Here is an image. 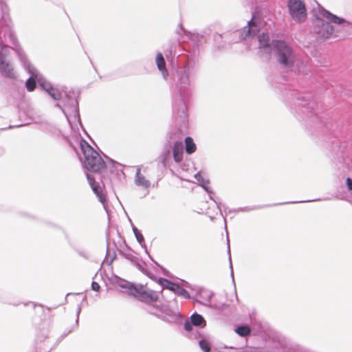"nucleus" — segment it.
I'll use <instances>...</instances> for the list:
<instances>
[{
    "instance_id": "f8f14e48",
    "label": "nucleus",
    "mask_w": 352,
    "mask_h": 352,
    "mask_svg": "<svg viewBox=\"0 0 352 352\" xmlns=\"http://www.w3.org/2000/svg\"><path fill=\"white\" fill-rule=\"evenodd\" d=\"M186 151L188 154H192L195 152L197 146L194 140L190 137H187L185 139Z\"/></svg>"
},
{
    "instance_id": "5701e85b",
    "label": "nucleus",
    "mask_w": 352,
    "mask_h": 352,
    "mask_svg": "<svg viewBox=\"0 0 352 352\" xmlns=\"http://www.w3.org/2000/svg\"><path fill=\"white\" fill-rule=\"evenodd\" d=\"M32 307L34 311V315L35 316L38 313H43L44 311V308L42 305H33Z\"/></svg>"
},
{
    "instance_id": "a878e982",
    "label": "nucleus",
    "mask_w": 352,
    "mask_h": 352,
    "mask_svg": "<svg viewBox=\"0 0 352 352\" xmlns=\"http://www.w3.org/2000/svg\"><path fill=\"white\" fill-rule=\"evenodd\" d=\"M257 19H258L256 17V12H254L252 14L251 19L250 20H248L247 22H250V23L256 22Z\"/></svg>"
},
{
    "instance_id": "393cba45",
    "label": "nucleus",
    "mask_w": 352,
    "mask_h": 352,
    "mask_svg": "<svg viewBox=\"0 0 352 352\" xmlns=\"http://www.w3.org/2000/svg\"><path fill=\"white\" fill-rule=\"evenodd\" d=\"M91 287H92L93 290H94V291L98 292L100 289V285L96 282H93L91 284Z\"/></svg>"
},
{
    "instance_id": "f03ea898",
    "label": "nucleus",
    "mask_w": 352,
    "mask_h": 352,
    "mask_svg": "<svg viewBox=\"0 0 352 352\" xmlns=\"http://www.w3.org/2000/svg\"><path fill=\"white\" fill-rule=\"evenodd\" d=\"M272 45L275 50L277 62L285 67H293L296 56L292 47L284 41H273Z\"/></svg>"
},
{
    "instance_id": "9d476101",
    "label": "nucleus",
    "mask_w": 352,
    "mask_h": 352,
    "mask_svg": "<svg viewBox=\"0 0 352 352\" xmlns=\"http://www.w3.org/2000/svg\"><path fill=\"white\" fill-rule=\"evenodd\" d=\"M1 72L6 77L10 78H15L16 74L12 66L9 63H3L0 66Z\"/></svg>"
},
{
    "instance_id": "20e7f679",
    "label": "nucleus",
    "mask_w": 352,
    "mask_h": 352,
    "mask_svg": "<svg viewBox=\"0 0 352 352\" xmlns=\"http://www.w3.org/2000/svg\"><path fill=\"white\" fill-rule=\"evenodd\" d=\"M287 8L291 17L294 21H305L307 12L305 3L302 0H288Z\"/></svg>"
},
{
    "instance_id": "412c9836",
    "label": "nucleus",
    "mask_w": 352,
    "mask_h": 352,
    "mask_svg": "<svg viewBox=\"0 0 352 352\" xmlns=\"http://www.w3.org/2000/svg\"><path fill=\"white\" fill-rule=\"evenodd\" d=\"M136 183L144 187H148L149 186V182L146 180L143 176L138 175L136 179Z\"/></svg>"
},
{
    "instance_id": "ddd939ff",
    "label": "nucleus",
    "mask_w": 352,
    "mask_h": 352,
    "mask_svg": "<svg viewBox=\"0 0 352 352\" xmlns=\"http://www.w3.org/2000/svg\"><path fill=\"white\" fill-rule=\"evenodd\" d=\"M159 283L164 287L173 292H175V290L177 289L179 285L178 284L171 282L170 280H167L166 278H160L159 280Z\"/></svg>"
},
{
    "instance_id": "0eeeda50",
    "label": "nucleus",
    "mask_w": 352,
    "mask_h": 352,
    "mask_svg": "<svg viewBox=\"0 0 352 352\" xmlns=\"http://www.w3.org/2000/svg\"><path fill=\"white\" fill-rule=\"evenodd\" d=\"M87 178L94 192L98 197L99 200L104 204L106 201V195L103 191L104 187L98 182H96L95 179L91 175L87 174Z\"/></svg>"
},
{
    "instance_id": "f257e3e1",
    "label": "nucleus",
    "mask_w": 352,
    "mask_h": 352,
    "mask_svg": "<svg viewBox=\"0 0 352 352\" xmlns=\"http://www.w3.org/2000/svg\"><path fill=\"white\" fill-rule=\"evenodd\" d=\"M80 148L84 155V166L88 170L100 173L105 170L107 164L100 155L86 141L80 142Z\"/></svg>"
},
{
    "instance_id": "7ed1b4c3",
    "label": "nucleus",
    "mask_w": 352,
    "mask_h": 352,
    "mask_svg": "<svg viewBox=\"0 0 352 352\" xmlns=\"http://www.w3.org/2000/svg\"><path fill=\"white\" fill-rule=\"evenodd\" d=\"M126 288L129 289V295L141 302L152 303L158 301L160 298L157 292L150 289L142 285H130Z\"/></svg>"
},
{
    "instance_id": "2eb2a0df",
    "label": "nucleus",
    "mask_w": 352,
    "mask_h": 352,
    "mask_svg": "<svg viewBox=\"0 0 352 352\" xmlns=\"http://www.w3.org/2000/svg\"><path fill=\"white\" fill-rule=\"evenodd\" d=\"M7 8L5 4L0 0V22H7L10 20L9 15L7 13Z\"/></svg>"
},
{
    "instance_id": "39448f33",
    "label": "nucleus",
    "mask_w": 352,
    "mask_h": 352,
    "mask_svg": "<svg viewBox=\"0 0 352 352\" xmlns=\"http://www.w3.org/2000/svg\"><path fill=\"white\" fill-rule=\"evenodd\" d=\"M335 24L336 26L332 25L331 23H317L314 30L320 38H327L331 36H338V32L343 23Z\"/></svg>"
},
{
    "instance_id": "cd10ccee",
    "label": "nucleus",
    "mask_w": 352,
    "mask_h": 352,
    "mask_svg": "<svg viewBox=\"0 0 352 352\" xmlns=\"http://www.w3.org/2000/svg\"><path fill=\"white\" fill-rule=\"evenodd\" d=\"M138 241L141 243L144 240V237L141 234L135 233Z\"/></svg>"
},
{
    "instance_id": "a211bd4d",
    "label": "nucleus",
    "mask_w": 352,
    "mask_h": 352,
    "mask_svg": "<svg viewBox=\"0 0 352 352\" xmlns=\"http://www.w3.org/2000/svg\"><path fill=\"white\" fill-rule=\"evenodd\" d=\"M36 76H32L28 79L25 83V87L29 91H33L36 88Z\"/></svg>"
},
{
    "instance_id": "4468645a",
    "label": "nucleus",
    "mask_w": 352,
    "mask_h": 352,
    "mask_svg": "<svg viewBox=\"0 0 352 352\" xmlns=\"http://www.w3.org/2000/svg\"><path fill=\"white\" fill-rule=\"evenodd\" d=\"M155 61H156V64L157 65L158 69L161 72H166V62H165L163 55L161 53H158L157 54Z\"/></svg>"
},
{
    "instance_id": "b1692460",
    "label": "nucleus",
    "mask_w": 352,
    "mask_h": 352,
    "mask_svg": "<svg viewBox=\"0 0 352 352\" xmlns=\"http://www.w3.org/2000/svg\"><path fill=\"white\" fill-rule=\"evenodd\" d=\"M346 186L349 190L352 191V179L347 177L346 179Z\"/></svg>"
},
{
    "instance_id": "f3484780",
    "label": "nucleus",
    "mask_w": 352,
    "mask_h": 352,
    "mask_svg": "<svg viewBox=\"0 0 352 352\" xmlns=\"http://www.w3.org/2000/svg\"><path fill=\"white\" fill-rule=\"evenodd\" d=\"M191 322L195 326H200L203 323L205 324L206 322L204 318L201 315L197 314H194L192 315Z\"/></svg>"
},
{
    "instance_id": "4be33fe9",
    "label": "nucleus",
    "mask_w": 352,
    "mask_h": 352,
    "mask_svg": "<svg viewBox=\"0 0 352 352\" xmlns=\"http://www.w3.org/2000/svg\"><path fill=\"white\" fill-rule=\"evenodd\" d=\"M48 93L54 100H58L61 98V94L54 89H50Z\"/></svg>"
},
{
    "instance_id": "bb28decb",
    "label": "nucleus",
    "mask_w": 352,
    "mask_h": 352,
    "mask_svg": "<svg viewBox=\"0 0 352 352\" xmlns=\"http://www.w3.org/2000/svg\"><path fill=\"white\" fill-rule=\"evenodd\" d=\"M184 329L186 330V331H190L191 329H192V326H191V324L188 322H186L185 324H184Z\"/></svg>"
},
{
    "instance_id": "423d86ee",
    "label": "nucleus",
    "mask_w": 352,
    "mask_h": 352,
    "mask_svg": "<svg viewBox=\"0 0 352 352\" xmlns=\"http://www.w3.org/2000/svg\"><path fill=\"white\" fill-rule=\"evenodd\" d=\"M311 12L315 19L318 21L326 19L327 22H347L344 19L331 13L319 4L317 8L313 9Z\"/></svg>"
},
{
    "instance_id": "1a4fd4ad",
    "label": "nucleus",
    "mask_w": 352,
    "mask_h": 352,
    "mask_svg": "<svg viewBox=\"0 0 352 352\" xmlns=\"http://www.w3.org/2000/svg\"><path fill=\"white\" fill-rule=\"evenodd\" d=\"M173 157L176 162H182L183 159L184 146L182 142H176L173 146Z\"/></svg>"
},
{
    "instance_id": "9b49d317",
    "label": "nucleus",
    "mask_w": 352,
    "mask_h": 352,
    "mask_svg": "<svg viewBox=\"0 0 352 352\" xmlns=\"http://www.w3.org/2000/svg\"><path fill=\"white\" fill-rule=\"evenodd\" d=\"M258 42L260 48L270 50L271 45L270 43V38L267 34L263 33L262 34L258 36Z\"/></svg>"
},
{
    "instance_id": "6e6552de",
    "label": "nucleus",
    "mask_w": 352,
    "mask_h": 352,
    "mask_svg": "<svg viewBox=\"0 0 352 352\" xmlns=\"http://www.w3.org/2000/svg\"><path fill=\"white\" fill-rule=\"evenodd\" d=\"M259 24L260 23H248L243 29L242 36H243L244 38H246L248 37H253L255 36L260 30V28L258 27Z\"/></svg>"
},
{
    "instance_id": "6ab92c4d",
    "label": "nucleus",
    "mask_w": 352,
    "mask_h": 352,
    "mask_svg": "<svg viewBox=\"0 0 352 352\" xmlns=\"http://www.w3.org/2000/svg\"><path fill=\"white\" fill-rule=\"evenodd\" d=\"M199 346L204 352H210V343L206 340H201L199 341Z\"/></svg>"
},
{
    "instance_id": "aec40b11",
    "label": "nucleus",
    "mask_w": 352,
    "mask_h": 352,
    "mask_svg": "<svg viewBox=\"0 0 352 352\" xmlns=\"http://www.w3.org/2000/svg\"><path fill=\"white\" fill-rule=\"evenodd\" d=\"M177 294L184 297L185 298H188L190 297L188 292L184 288L181 287L178 285L177 289L174 292Z\"/></svg>"
},
{
    "instance_id": "dca6fc26",
    "label": "nucleus",
    "mask_w": 352,
    "mask_h": 352,
    "mask_svg": "<svg viewBox=\"0 0 352 352\" xmlns=\"http://www.w3.org/2000/svg\"><path fill=\"white\" fill-rule=\"evenodd\" d=\"M235 331L239 336L245 337V336H247L250 334L251 329H250V328L248 326L244 325V326H239V327H238L236 329Z\"/></svg>"
}]
</instances>
